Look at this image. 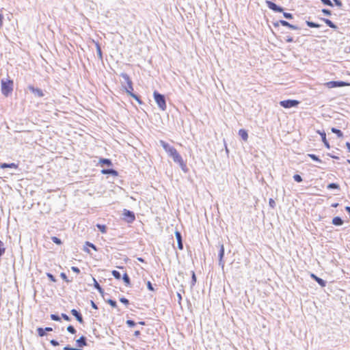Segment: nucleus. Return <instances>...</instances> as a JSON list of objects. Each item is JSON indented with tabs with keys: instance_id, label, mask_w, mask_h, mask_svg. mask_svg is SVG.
I'll return each mask as SVG.
<instances>
[{
	"instance_id": "f257e3e1",
	"label": "nucleus",
	"mask_w": 350,
	"mask_h": 350,
	"mask_svg": "<svg viewBox=\"0 0 350 350\" xmlns=\"http://www.w3.org/2000/svg\"><path fill=\"white\" fill-rule=\"evenodd\" d=\"M160 144L163 148V149L169 154V155L171 157H172L175 163H178L183 171L187 172V165L183 161L182 157L176 150V149L173 146H170L167 143L165 142L164 141H161Z\"/></svg>"
},
{
	"instance_id": "f03ea898",
	"label": "nucleus",
	"mask_w": 350,
	"mask_h": 350,
	"mask_svg": "<svg viewBox=\"0 0 350 350\" xmlns=\"http://www.w3.org/2000/svg\"><path fill=\"white\" fill-rule=\"evenodd\" d=\"M122 77L125 79L126 83H127V88L126 89V91L128 94H129L131 96H132L139 105L142 104V101L140 99V98L137 96L136 94L133 93V82L129 75L127 74H122Z\"/></svg>"
},
{
	"instance_id": "7ed1b4c3",
	"label": "nucleus",
	"mask_w": 350,
	"mask_h": 350,
	"mask_svg": "<svg viewBox=\"0 0 350 350\" xmlns=\"http://www.w3.org/2000/svg\"><path fill=\"white\" fill-rule=\"evenodd\" d=\"M1 92L5 96H8L13 91L14 82L11 79L1 80Z\"/></svg>"
},
{
	"instance_id": "20e7f679",
	"label": "nucleus",
	"mask_w": 350,
	"mask_h": 350,
	"mask_svg": "<svg viewBox=\"0 0 350 350\" xmlns=\"http://www.w3.org/2000/svg\"><path fill=\"white\" fill-rule=\"evenodd\" d=\"M154 98L157 104L158 105L159 107L162 110L165 111L166 109L167 105L165 99L163 95L159 94L157 92H154L153 94Z\"/></svg>"
},
{
	"instance_id": "39448f33",
	"label": "nucleus",
	"mask_w": 350,
	"mask_h": 350,
	"mask_svg": "<svg viewBox=\"0 0 350 350\" xmlns=\"http://www.w3.org/2000/svg\"><path fill=\"white\" fill-rule=\"evenodd\" d=\"M324 85L329 89H332V88H338V87L350 86V83L345 82V81H332L325 83L324 84Z\"/></svg>"
},
{
	"instance_id": "423d86ee",
	"label": "nucleus",
	"mask_w": 350,
	"mask_h": 350,
	"mask_svg": "<svg viewBox=\"0 0 350 350\" xmlns=\"http://www.w3.org/2000/svg\"><path fill=\"white\" fill-rule=\"evenodd\" d=\"M299 102L297 100H285L280 102V105L284 108H291L297 107Z\"/></svg>"
},
{
	"instance_id": "0eeeda50",
	"label": "nucleus",
	"mask_w": 350,
	"mask_h": 350,
	"mask_svg": "<svg viewBox=\"0 0 350 350\" xmlns=\"http://www.w3.org/2000/svg\"><path fill=\"white\" fill-rule=\"evenodd\" d=\"M279 24H280L284 27H287L291 29H294V30H297L299 29L297 26L292 25V24L289 23L288 22H287L286 21H283V20H280L276 23H274L273 26L275 27H277L279 26Z\"/></svg>"
},
{
	"instance_id": "6e6552de",
	"label": "nucleus",
	"mask_w": 350,
	"mask_h": 350,
	"mask_svg": "<svg viewBox=\"0 0 350 350\" xmlns=\"http://www.w3.org/2000/svg\"><path fill=\"white\" fill-rule=\"evenodd\" d=\"M266 4L268 6V8L274 11V12H283V8L277 5L275 3L272 2V1H266Z\"/></svg>"
},
{
	"instance_id": "1a4fd4ad",
	"label": "nucleus",
	"mask_w": 350,
	"mask_h": 350,
	"mask_svg": "<svg viewBox=\"0 0 350 350\" xmlns=\"http://www.w3.org/2000/svg\"><path fill=\"white\" fill-rule=\"evenodd\" d=\"M219 262L222 267H224L223 258L224 256V246L223 244L220 245L219 247Z\"/></svg>"
},
{
	"instance_id": "9d476101",
	"label": "nucleus",
	"mask_w": 350,
	"mask_h": 350,
	"mask_svg": "<svg viewBox=\"0 0 350 350\" xmlns=\"http://www.w3.org/2000/svg\"><path fill=\"white\" fill-rule=\"evenodd\" d=\"M310 277L314 279L321 286L324 287L326 285V282L321 278L317 277L315 274L311 273Z\"/></svg>"
},
{
	"instance_id": "9b49d317",
	"label": "nucleus",
	"mask_w": 350,
	"mask_h": 350,
	"mask_svg": "<svg viewBox=\"0 0 350 350\" xmlns=\"http://www.w3.org/2000/svg\"><path fill=\"white\" fill-rule=\"evenodd\" d=\"M175 235H176V238L177 242H178V247L179 250H182L183 249V243H182L181 234H180V232L176 231Z\"/></svg>"
},
{
	"instance_id": "f8f14e48",
	"label": "nucleus",
	"mask_w": 350,
	"mask_h": 350,
	"mask_svg": "<svg viewBox=\"0 0 350 350\" xmlns=\"http://www.w3.org/2000/svg\"><path fill=\"white\" fill-rule=\"evenodd\" d=\"M71 314L76 317L77 320L80 323H83V320L81 314L77 310H75V309L71 310Z\"/></svg>"
},
{
	"instance_id": "ddd939ff",
	"label": "nucleus",
	"mask_w": 350,
	"mask_h": 350,
	"mask_svg": "<svg viewBox=\"0 0 350 350\" xmlns=\"http://www.w3.org/2000/svg\"><path fill=\"white\" fill-rule=\"evenodd\" d=\"M76 343L79 349L86 346L87 345L85 338L84 336H81L78 340H77Z\"/></svg>"
},
{
	"instance_id": "4468645a",
	"label": "nucleus",
	"mask_w": 350,
	"mask_h": 350,
	"mask_svg": "<svg viewBox=\"0 0 350 350\" xmlns=\"http://www.w3.org/2000/svg\"><path fill=\"white\" fill-rule=\"evenodd\" d=\"M29 89L34 94H36L39 97H42L44 96V94L42 91V90L39 88H35L33 86H29Z\"/></svg>"
},
{
	"instance_id": "2eb2a0df",
	"label": "nucleus",
	"mask_w": 350,
	"mask_h": 350,
	"mask_svg": "<svg viewBox=\"0 0 350 350\" xmlns=\"http://www.w3.org/2000/svg\"><path fill=\"white\" fill-rule=\"evenodd\" d=\"M124 215L125 217H129V221H130V222L133 221L135 220V219L134 213L133 212L130 211H128V210H124Z\"/></svg>"
},
{
	"instance_id": "dca6fc26",
	"label": "nucleus",
	"mask_w": 350,
	"mask_h": 350,
	"mask_svg": "<svg viewBox=\"0 0 350 350\" xmlns=\"http://www.w3.org/2000/svg\"><path fill=\"white\" fill-rule=\"evenodd\" d=\"M1 168H14V169H17L18 165L14 163H1V165H0Z\"/></svg>"
},
{
	"instance_id": "f3484780",
	"label": "nucleus",
	"mask_w": 350,
	"mask_h": 350,
	"mask_svg": "<svg viewBox=\"0 0 350 350\" xmlns=\"http://www.w3.org/2000/svg\"><path fill=\"white\" fill-rule=\"evenodd\" d=\"M318 133L321 136L322 141H323V144H325L326 148L329 149L330 148V146H329V142H327V140L326 139V134H325V132H320V131H318Z\"/></svg>"
},
{
	"instance_id": "a211bd4d",
	"label": "nucleus",
	"mask_w": 350,
	"mask_h": 350,
	"mask_svg": "<svg viewBox=\"0 0 350 350\" xmlns=\"http://www.w3.org/2000/svg\"><path fill=\"white\" fill-rule=\"evenodd\" d=\"M239 135H240V137L245 141L246 142L248 139V134H247V132L246 130L245 129H240L239 131Z\"/></svg>"
},
{
	"instance_id": "6ab92c4d",
	"label": "nucleus",
	"mask_w": 350,
	"mask_h": 350,
	"mask_svg": "<svg viewBox=\"0 0 350 350\" xmlns=\"http://www.w3.org/2000/svg\"><path fill=\"white\" fill-rule=\"evenodd\" d=\"M101 173L103 174H111L113 176H117L118 175V172L116 170H112V169L102 170H101Z\"/></svg>"
},
{
	"instance_id": "aec40b11",
	"label": "nucleus",
	"mask_w": 350,
	"mask_h": 350,
	"mask_svg": "<svg viewBox=\"0 0 350 350\" xmlns=\"http://www.w3.org/2000/svg\"><path fill=\"white\" fill-rule=\"evenodd\" d=\"M322 21H324L325 24L328 25L329 27L334 29H337V26L335 24H334L329 19L322 18Z\"/></svg>"
},
{
	"instance_id": "412c9836",
	"label": "nucleus",
	"mask_w": 350,
	"mask_h": 350,
	"mask_svg": "<svg viewBox=\"0 0 350 350\" xmlns=\"http://www.w3.org/2000/svg\"><path fill=\"white\" fill-rule=\"evenodd\" d=\"M122 279H123V281H124V284H125V285L126 286H131V280H130V278L129 277V275L126 273H124L123 274Z\"/></svg>"
},
{
	"instance_id": "4be33fe9",
	"label": "nucleus",
	"mask_w": 350,
	"mask_h": 350,
	"mask_svg": "<svg viewBox=\"0 0 350 350\" xmlns=\"http://www.w3.org/2000/svg\"><path fill=\"white\" fill-rule=\"evenodd\" d=\"M99 163L101 165H107V166H111L112 165L111 161L109 159H100Z\"/></svg>"
},
{
	"instance_id": "5701e85b",
	"label": "nucleus",
	"mask_w": 350,
	"mask_h": 350,
	"mask_svg": "<svg viewBox=\"0 0 350 350\" xmlns=\"http://www.w3.org/2000/svg\"><path fill=\"white\" fill-rule=\"evenodd\" d=\"M332 224L336 226H340L343 224V221L340 217H336L332 219Z\"/></svg>"
},
{
	"instance_id": "b1692460",
	"label": "nucleus",
	"mask_w": 350,
	"mask_h": 350,
	"mask_svg": "<svg viewBox=\"0 0 350 350\" xmlns=\"http://www.w3.org/2000/svg\"><path fill=\"white\" fill-rule=\"evenodd\" d=\"M93 280H94V287L100 293H103V288H101V286H100V284L98 283V282L96 281V280L95 278H93Z\"/></svg>"
},
{
	"instance_id": "393cba45",
	"label": "nucleus",
	"mask_w": 350,
	"mask_h": 350,
	"mask_svg": "<svg viewBox=\"0 0 350 350\" xmlns=\"http://www.w3.org/2000/svg\"><path fill=\"white\" fill-rule=\"evenodd\" d=\"M332 132L336 134L338 137H342L343 136L342 132L340 130L337 129L336 128H332Z\"/></svg>"
},
{
	"instance_id": "a878e982",
	"label": "nucleus",
	"mask_w": 350,
	"mask_h": 350,
	"mask_svg": "<svg viewBox=\"0 0 350 350\" xmlns=\"http://www.w3.org/2000/svg\"><path fill=\"white\" fill-rule=\"evenodd\" d=\"M306 24L309 27H315V28H318L320 27V25L319 24H317V23H315L314 22H311V21H306Z\"/></svg>"
},
{
	"instance_id": "bb28decb",
	"label": "nucleus",
	"mask_w": 350,
	"mask_h": 350,
	"mask_svg": "<svg viewBox=\"0 0 350 350\" xmlns=\"http://www.w3.org/2000/svg\"><path fill=\"white\" fill-rule=\"evenodd\" d=\"M111 273H112L113 276L116 279H117V280H120V279L121 278V275H120V273L118 271H116V270H113V271H111Z\"/></svg>"
},
{
	"instance_id": "cd10ccee",
	"label": "nucleus",
	"mask_w": 350,
	"mask_h": 350,
	"mask_svg": "<svg viewBox=\"0 0 350 350\" xmlns=\"http://www.w3.org/2000/svg\"><path fill=\"white\" fill-rule=\"evenodd\" d=\"M308 157H309L310 158H311L313 161H318V162H319V163H321V162H322V161H321V159H320L317 156H316V155H315V154H308Z\"/></svg>"
},
{
	"instance_id": "c85d7f7f",
	"label": "nucleus",
	"mask_w": 350,
	"mask_h": 350,
	"mask_svg": "<svg viewBox=\"0 0 350 350\" xmlns=\"http://www.w3.org/2000/svg\"><path fill=\"white\" fill-rule=\"evenodd\" d=\"M37 332L39 336L42 337L45 335V329L42 327H38L37 329Z\"/></svg>"
},
{
	"instance_id": "c756f323",
	"label": "nucleus",
	"mask_w": 350,
	"mask_h": 350,
	"mask_svg": "<svg viewBox=\"0 0 350 350\" xmlns=\"http://www.w3.org/2000/svg\"><path fill=\"white\" fill-rule=\"evenodd\" d=\"M96 51H97L98 57H100V59H102L103 58L102 51H101L100 46L98 44H96Z\"/></svg>"
},
{
	"instance_id": "7c9ffc66",
	"label": "nucleus",
	"mask_w": 350,
	"mask_h": 350,
	"mask_svg": "<svg viewBox=\"0 0 350 350\" xmlns=\"http://www.w3.org/2000/svg\"><path fill=\"white\" fill-rule=\"evenodd\" d=\"M51 239L57 245H61L62 243V241L56 237H52Z\"/></svg>"
},
{
	"instance_id": "2f4dec72",
	"label": "nucleus",
	"mask_w": 350,
	"mask_h": 350,
	"mask_svg": "<svg viewBox=\"0 0 350 350\" xmlns=\"http://www.w3.org/2000/svg\"><path fill=\"white\" fill-rule=\"evenodd\" d=\"M96 226L103 233L106 232V226L105 225L97 224Z\"/></svg>"
},
{
	"instance_id": "473e14b6",
	"label": "nucleus",
	"mask_w": 350,
	"mask_h": 350,
	"mask_svg": "<svg viewBox=\"0 0 350 350\" xmlns=\"http://www.w3.org/2000/svg\"><path fill=\"white\" fill-rule=\"evenodd\" d=\"M67 330H68V332H70L71 334H75L76 333V329H75V327L72 325L68 326Z\"/></svg>"
},
{
	"instance_id": "72a5a7b5",
	"label": "nucleus",
	"mask_w": 350,
	"mask_h": 350,
	"mask_svg": "<svg viewBox=\"0 0 350 350\" xmlns=\"http://www.w3.org/2000/svg\"><path fill=\"white\" fill-rule=\"evenodd\" d=\"M293 178L297 183H301L302 181V178L299 174L294 175Z\"/></svg>"
},
{
	"instance_id": "f704fd0d",
	"label": "nucleus",
	"mask_w": 350,
	"mask_h": 350,
	"mask_svg": "<svg viewBox=\"0 0 350 350\" xmlns=\"http://www.w3.org/2000/svg\"><path fill=\"white\" fill-rule=\"evenodd\" d=\"M46 276L48 277V278L53 282H56V279L55 278V277L50 273H46Z\"/></svg>"
},
{
	"instance_id": "c9c22d12",
	"label": "nucleus",
	"mask_w": 350,
	"mask_h": 350,
	"mask_svg": "<svg viewBox=\"0 0 350 350\" xmlns=\"http://www.w3.org/2000/svg\"><path fill=\"white\" fill-rule=\"evenodd\" d=\"M108 304L112 307V308H116L117 307V304L115 301L112 300V299H109L107 301Z\"/></svg>"
},
{
	"instance_id": "e433bc0d",
	"label": "nucleus",
	"mask_w": 350,
	"mask_h": 350,
	"mask_svg": "<svg viewBox=\"0 0 350 350\" xmlns=\"http://www.w3.org/2000/svg\"><path fill=\"white\" fill-rule=\"evenodd\" d=\"M284 40L286 42H293L294 41L293 38L289 35L286 36Z\"/></svg>"
},
{
	"instance_id": "4c0bfd02",
	"label": "nucleus",
	"mask_w": 350,
	"mask_h": 350,
	"mask_svg": "<svg viewBox=\"0 0 350 350\" xmlns=\"http://www.w3.org/2000/svg\"><path fill=\"white\" fill-rule=\"evenodd\" d=\"M61 278L67 283L70 282V281L68 279L65 273H61L60 274Z\"/></svg>"
},
{
	"instance_id": "58836bf2",
	"label": "nucleus",
	"mask_w": 350,
	"mask_h": 350,
	"mask_svg": "<svg viewBox=\"0 0 350 350\" xmlns=\"http://www.w3.org/2000/svg\"><path fill=\"white\" fill-rule=\"evenodd\" d=\"M328 189H338V185L336 183H330L327 185Z\"/></svg>"
},
{
	"instance_id": "ea45409f",
	"label": "nucleus",
	"mask_w": 350,
	"mask_h": 350,
	"mask_svg": "<svg viewBox=\"0 0 350 350\" xmlns=\"http://www.w3.org/2000/svg\"><path fill=\"white\" fill-rule=\"evenodd\" d=\"M120 302H122V304H124L125 305H128L129 304V299H127L125 297H121L120 299Z\"/></svg>"
},
{
	"instance_id": "a19ab883",
	"label": "nucleus",
	"mask_w": 350,
	"mask_h": 350,
	"mask_svg": "<svg viewBox=\"0 0 350 350\" xmlns=\"http://www.w3.org/2000/svg\"><path fill=\"white\" fill-rule=\"evenodd\" d=\"M51 319L53 321H60V318L59 316L56 315V314H51Z\"/></svg>"
},
{
	"instance_id": "79ce46f5",
	"label": "nucleus",
	"mask_w": 350,
	"mask_h": 350,
	"mask_svg": "<svg viewBox=\"0 0 350 350\" xmlns=\"http://www.w3.org/2000/svg\"><path fill=\"white\" fill-rule=\"evenodd\" d=\"M191 273H192V286H194L196 282V276L195 272L193 271L191 272Z\"/></svg>"
},
{
	"instance_id": "37998d69",
	"label": "nucleus",
	"mask_w": 350,
	"mask_h": 350,
	"mask_svg": "<svg viewBox=\"0 0 350 350\" xmlns=\"http://www.w3.org/2000/svg\"><path fill=\"white\" fill-rule=\"evenodd\" d=\"M284 16L286 18H288V19H292L293 18V14H291V13H288V12H284L283 14Z\"/></svg>"
},
{
	"instance_id": "c03bdc74",
	"label": "nucleus",
	"mask_w": 350,
	"mask_h": 350,
	"mask_svg": "<svg viewBox=\"0 0 350 350\" xmlns=\"http://www.w3.org/2000/svg\"><path fill=\"white\" fill-rule=\"evenodd\" d=\"M147 288H148L149 291H154V289L152 285V283L150 281L147 282Z\"/></svg>"
},
{
	"instance_id": "a18cd8bd",
	"label": "nucleus",
	"mask_w": 350,
	"mask_h": 350,
	"mask_svg": "<svg viewBox=\"0 0 350 350\" xmlns=\"http://www.w3.org/2000/svg\"><path fill=\"white\" fill-rule=\"evenodd\" d=\"M325 5L332 6V3L330 0H321Z\"/></svg>"
},
{
	"instance_id": "49530a36",
	"label": "nucleus",
	"mask_w": 350,
	"mask_h": 350,
	"mask_svg": "<svg viewBox=\"0 0 350 350\" xmlns=\"http://www.w3.org/2000/svg\"><path fill=\"white\" fill-rule=\"evenodd\" d=\"M85 244H86L87 245H88L89 247H90L91 248H92L94 250H95V251H96V250H97L96 247L94 244H92V243H90V242H86V243H85Z\"/></svg>"
},
{
	"instance_id": "de8ad7c7",
	"label": "nucleus",
	"mask_w": 350,
	"mask_h": 350,
	"mask_svg": "<svg viewBox=\"0 0 350 350\" xmlns=\"http://www.w3.org/2000/svg\"><path fill=\"white\" fill-rule=\"evenodd\" d=\"M322 12L327 16L331 15V11L327 9H323Z\"/></svg>"
},
{
	"instance_id": "09e8293b",
	"label": "nucleus",
	"mask_w": 350,
	"mask_h": 350,
	"mask_svg": "<svg viewBox=\"0 0 350 350\" xmlns=\"http://www.w3.org/2000/svg\"><path fill=\"white\" fill-rule=\"evenodd\" d=\"M126 324L130 327H133L135 325V323L132 320H127Z\"/></svg>"
},
{
	"instance_id": "8fccbe9b",
	"label": "nucleus",
	"mask_w": 350,
	"mask_h": 350,
	"mask_svg": "<svg viewBox=\"0 0 350 350\" xmlns=\"http://www.w3.org/2000/svg\"><path fill=\"white\" fill-rule=\"evenodd\" d=\"M64 350H79V349L71 347L69 345L64 347Z\"/></svg>"
},
{
	"instance_id": "3c124183",
	"label": "nucleus",
	"mask_w": 350,
	"mask_h": 350,
	"mask_svg": "<svg viewBox=\"0 0 350 350\" xmlns=\"http://www.w3.org/2000/svg\"><path fill=\"white\" fill-rule=\"evenodd\" d=\"M62 317L65 320V321H69L70 320V317L66 314H62Z\"/></svg>"
},
{
	"instance_id": "603ef678",
	"label": "nucleus",
	"mask_w": 350,
	"mask_h": 350,
	"mask_svg": "<svg viewBox=\"0 0 350 350\" xmlns=\"http://www.w3.org/2000/svg\"><path fill=\"white\" fill-rule=\"evenodd\" d=\"M50 343L53 345V346H58L59 345V342L57 341H56L55 340H51L50 341Z\"/></svg>"
},
{
	"instance_id": "864d4df0",
	"label": "nucleus",
	"mask_w": 350,
	"mask_h": 350,
	"mask_svg": "<svg viewBox=\"0 0 350 350\" xmlns=\"http://www.w3.org/2000/svg\"><path fill=\"white\" fill-rule=\"evenodd\" d=\"M334 2L338 7H341L342 5L341 1L340 0H334Z\"/></svg>"
},
{
	"instance_id": "5fc2aeb1",
	"label": "nucleus",
	"mask_w": 350,
	"mask_h": 350,
	"mask_svg": "<svg viewBox=\"0 0 350 350\" xmlns=\"http://www.w3.org/2000/svg\"><path fill=\"white\" fill-rule=\"evenodd\" d=\"M71 269H72V270L74 272H75V273H80V270H79V269L78 267H72V268H71Z\"/></svg>"
},
{
	"instance_id": "6e6d98bb",
	"label": "nucleus",
	"mask_w": 350,
	"mask_h": 350,
	"mask_svg": "<svg viewBox=\"0 0 350 350\" xmlns=\"http://www.w3.org/2000/svg\"><path fill=\"white\" fill-rule=\"evenodd\" d=\"M3 16L2 14H0V28L2 27L3 25Z\"/></svg>"
},
{
	"instance_id": "4d7b16f0",
	"label": "nucleus",
	"mask_w": 350,
	"mask_h": 350,
	"mask_svg": "<svg viewBox=\"0 0 350 350\" xmlns=\"http://www.w3.org/2000/svg\"><path fill=\"white\" fill-rule=\"evenodd\" d=\"M269 204H270V206H272V207H273V206H274V205H275V202H274V200H273V199H270V200H269Z\"/></svg>"
},
{
	"instance_id": "13d9d810",
	"label": "nucleus",
	"mask_w": 350,
	"mask_h": 350,
	"mask_svg": "<svg viewBox=\"0 0 350 350\" xmlns=\"http://www.w3.org/2000/svg\"><path fill=\"white\" fill-rule=\"evenodd\" d=\"M44 329H45V332H46H46H51V331H53L52 327H46Z\"/></svg>"
},
{
	"instance_id": "bf43d9fd",
	"label": "nucleus",
	"mask_w": 350,
	"mask_h": 350,
	"mask_svg": "<svg viewBox=\"0 0 350 350\" xmlns=\"http://www.w3.org/2000/svg\"><path fill=\"white\" fill-rule=\"evenodd\" d=\"M346 146H347L348 150L350 152V143L349 142H347L346 143Z\"/></svg>"
},
{
	"instance_id": "052dcab7",
	"label": "nucleus",
	"mask_w": 350,
	"mask_h": 350,
	"mask_svg": "<svg viewBox=\"0 0 350 350\" xmlns=\"http://www.w3.org/2000/svg\"><path fill=\"white\" fill-rule=\"evenodd\" d=\"M140 334V332L139 331H135V336H139Z\"/></svg>"
},
{
	"instance_id": "680f3d73",
	"label": "nucleus",
	"mask_w": 350,
	"mask_h": 350,
	"mask_svg": "<svg viewBox=\"0 0 350 350\" xmlns=\"http://www.w3.org/2000/svg\"><path fill=\"white\" fill-rule=\"evenodd\" d=\"M137 260L139 261V262H144V260L142 258H138Z\"/></svg>"
},
{
	"instance_id": "e2e57ef3",
	"label": "nucleus",
	"mask_w": 350,
	"mask_h": 350,
	"mask_svg": "<svg viewBox=\"0 0 350 350\" xmlns=\"http://www.w3.org/2000/svg\"><path fill=\"white\" fill-rule=\"evenodd\" d=\"M92 307L94 308H97L96 304L94 302H92Z\"/></svg>"
},
{
	"instance_id": "0e129e2a",
	"label": "nucleus",
	"mask_w": 350,
	"mask_h": 350,
	"mask_svg": "<svg viewBox=\"0 0 350 350\" xmlns=\"http://www.w3.org/2000/svg\"><path fill=\"white\" fill-rule=\"evenodd\" d=\"M3 247V242L0 240V247Z\"/></svg>"
},
{
	"instance_id": "69168bd1",
	"label": "nucleus",
	"mask_w": 350,
	"mask_h": 350,
	"mask_svg": "<svg viewBox=\"0 0 350 350\" xmlns=\"http://www.w3.org/2000/svg\"><path fill=\"white\" fill-rule=\"evenodd\" d=\"M139 323L142 325H144V322H140Z\"/></svg>"
},
{
	"instance_id": "338daca9",
	"label": "nucleus",
	"mask_w": 350,
	"mask_h": 350,
	"mask_svg": "<svg viewBox=\"0 0 350 350\" xmlns=\"http://www.w3.org/2000/svg\"><path fill=\"white\" fill-rule=\"evenodd\" d=\"M347 162L350 164V160H347Z\"/></svg>"
}]
</instances>
